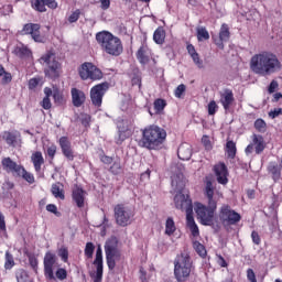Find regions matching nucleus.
<instances>
[{"mask_svg":"<svg viewBox=\"0 0 282 282\" xmlns=\"http://www.w3.org/2000/svg\"><path fill=\"white\" fill-rule=\"evenodd\" d=\"M250 69L258 76H272L282 69L281 59L270 51H261L250 59Z\"/></svg>","mask_w":282,"mask_h":282,"instance_id":"f257e3e1","label":"nucleus"},{"mask_svg":"<svg viewBox=\"0 0 282 282\" xmlns=\"http://www.w3.org/2000/svg\"><path fill=\"white\" fill-rule=\"evenodd\" d=\"M139 147L148 151H158L166 142V130L158 126H148L141 130Z\"/></svg>","mask_w":282,"mask_h":282,"instance_id":"f03ea898","label":"nucleus"},{"mask_svg":"<svg viewBox=\"0 0 282 282\" xmlns=\"http://www.w3.org/2000/svg\"><path fill=\"white\" fill-rule=\"evenodd\" d=\"M96 41L100 44L101 50L110 56H120L124 52L122 40L108 31L97 33Z\"/></svg>","mask_w":282,"mask_h":282,"instance_id":"7ed1b4c3","label":"nucleus"},{"mask_svg":"<svg viewBox=\"0 0 282 282\" xmlns=\"http://www.w3.org/2000/svg\"><path fill=\"white\" fill-rule=\"evenodd\" d=\"M44 276L47 281H65L67 279V270L64 268H58L55 271L54 275V268H56L58 263V257H56V253L52 251H47L44 256Z\"/></svg>","mask_w":282,"mask_h":282,"instance_id":"20e7f679","label":"nucleus"},{"mask_svg":"<svg viewBox=\"0 0 282 282\" xmlns=\"http://www.w3.org/2000/svg\"><path fill=\"white\" fill-rule=\"evenodd\" d=\"M193 272V260L187 252H182L174 260V276L177 282L187 281Z\"/></svg>","mask_w":282,"mask_h":282,"instance_id":"39448f33","label":"nucleus"},{"mask_svg":"<svg viewBox=\"0 0 282 282\" xmlns=\"http://www.w3.org/2000/svg\"><path fill=\"white\" fill-rule=\"evenodd\" d=\"M2 169L6 173H11L13 177H21L28 184H34V174L25 171V167L14 162L10 156L3 158L1 161Z\"/></svg>","mask_w":282,"mask_h":282,"instance_id":"423d86ee","label":"nucleus"},{"mask_svg":"<svg viewBox=\"0 0 282 282\" xmlns=\"http://www.w3.org/2000/svg\"><path fill=\"white\" fill-rule=\"evenodd\" d=\"M41 63L46 64V68L44 69L45 76L51 78L52 80L58 78L61 76V63L56 61V54L54 52L48 51L40 58Z\"/></svg>","mask_w":282,"mask_h":282,"instance_id":"0eeeda50","label":"nucleus"},{"mask_svg":"<svg viewBox=\"0 0 282 282\" xmlns=\"http://www.w3.org/2000/svg\"><path fill=\"white\" fill-rule=\"evenodd\" d=\"M105 252L109 270H115L116 262L120 261V257H122L120 249H118V238L112 237L106 241Z\"/></svg>","mask_w":282,"mask_h":282,"instance_id":"6e6552de","label":"nucleus"},{"mask_svg":"<svg viewBox=\"0 0 282 282\" xmlns=\"http://www.w3.org/2000/svg\"><path fill=\"white\" fill-rule=\"evenodd\" d=\"M218 217L225 228L228 226H237V224L241 221V214L237 213L228 204L221 205Z\"/></svg>","mask_w":282,"mask_h":282,"instance_id":"1a4fd4ad","label":"nucleus"},{"mask_svg":"<svg viewBox=\"0 0 282 282\" xmlns=\"http://www.w3.org/2000/svg\"><path fill=\"white\" fill-rule=\"evenodd\" d=\"M78 74L82 80H100L102 78V70L89 62H85L80 65Z\"/></svg>","mask_w":282,"mask_h":282,"instance_id":"9d476101","label":"nucleus"},{"mask_svg":"<svg viewBox=\"0 0 282 282\" xmlns=\"http://www.w3.org/2000/svg\"><path fill=\"white\" fill-rule=\"evenodd\" d=\"M113 210L116 224L118 226L124 228L131 224V219H133V210H131V208L122 204H119L115 206Z\"/></svg>","mask_w":282,"mask_h":282,"instance_id":"9b49d317","label":"nucleus"},{"mask_svg":"<svg viewBox=\"0 0 282 282\" xmlns=\"http://www.w3.org/2000/svg\"><path fill=\"white\" fill-rule=\"evenodd\" d=\"M204 195L207 199V206L215 209H217L219 199L224 198V194L215 188L210 180L205 182Z\"/></svg>","mask_w":282,"mask_h":282,"instance_id":"f8f14e48","label":"nucleus"},{"mask_svg":"<svg viewBox=\"0 0 282 282\" xmlns=\"http://www.w3.org/2000/svg\"><path fill=\"white\" fill-rule=\"evenodd\" d=\"M215 210L217 209L210 207L209 205L206 206L202 203L196 205V215L198 219H200L203 226H213Z\"/></svg>","mask_w":282,"mask_h":282,"instance_id":"ddd939ff","label":"nucleus"},{"mask_svg":"<svg viewBox=\"0 0 282 282\" xmlns=\"http://www.w3.org/2000/svg\"><path fill=\"white\" fill-rule=\"evenodd\" d=\"M265 147H268V143H265V139L261 134H252L251 135V142L249 145H247L245 153L247 155H250L252 153H256V155H261L263 151H265Z\"/></svg>","mask_w":282,"mask_h":282,"instance_id":"4468645a","label":"nucleus"},{"mask_svg":"<svg viewBox=\"0 0 282 282\" xmlns=\"http://www.w3.org/2000/svg\"><path fill=\"white\" fill-rule=\"evenodd\" d=\"M93 265H95L96 271L90 272V279L94 282H102L104 265H102V248H100V246H98L96 250V258L93 262Z\"/></svg>","mask_w":282,"mask_h":282,"instance_id":"2eb2a0df","label":"nucleus"},{"mask_svg":"<svg viewBox=\"0 0 282 282\" xmlns=\"http://www.w3.org/2000/svg\"><path fill=\"white\" fill-rule=\"evenodd\" d=\"M107 89H109L108 83L96 85L90 89V100L95 107H100L102 105V97L107 93Z\"/></svg>","mask_w":282,"mask_h":282,"instance_id":"dca6fc26","label":"nucleus"},{"mask_svg":"<svg viewBox=\"0 0 282 282\" xmlns=\"http://www.w3.org/2000/svg\"><path fill=\"white\" fill-rule=\"evenodd\" d=\"M21 34L30 35L35 43H43L44 37L41 35V24L26 23L24 24Z\"/></svg>","mask_w":282,"mask_h":282,"instance_id":"f3484780","label":"nucleus"},{"mask_svg":"<svg viewBox=\"0 0 282 282\" xmlns=\"http://www.w3.org/2000/svg\"><path fill=\"white\" fill-rule=\"evenodd\" d=\"M175 208L185 210V213H193V200L191 196L178 193L174 196Z\"/></svg>","mask_w":282,"mask_h":282,"instance_id":"a211bd4d","label":"nucleus"},{"mask_svg":"<svg viewBox=\"0 0 282 282\" xmlns=\"http://www.w3.org/2000/svg\"><path fill=\"white\" fill-rule=\"evenodd\" d=\"M219 102L225 111H230L232 105H235V93L230 88H224L219 93Z\"/></svg>","mask_w":282,"mask_h":282,"instance_id":"6ab92c4d","label":"nucleus"},{"mask_svg":"<svg viewBox=\"0 0 282 282\" xmlns=\"http://www.w3.org/2000/svg\"><path fill=\"white\" fill-rule=\"evenodd\" d=\"M213 41L219 50H224V43H228L230 41V28H228V24L221 25L218 36L213 35Z\"/></svg>","mask_w":282,"mask_h":282,"instance_id":"aec40b11","label":"nucleus"},{"mask_svg":"<svg viewBox=\"0 0 282 282\" xmlns=\"http://www.w3.org/2000/svg\"><path fill=\"white\" fill-rule=\"evenodd\" d=\"M213 171L216 175L218 184L226 186V184H228V166H226V163L219 162L215 164Z\"/></svg>","mask_w":282,"mask_h":282,"instance_id":"412c9836","label":"nucleus"},{"mask_svg":"<svg viewBox=\"0 0 282 282\" xmlns=\"http://www.w3.org/2000/svg\"><path fill=\"white\" fill-rule=\"evenodd\" d=\"M59 147L63 155L67 158L69 162H74L76 155H74V149H72V141H69L67 137H61Z\"/></svg>","mask_w":282,"mask_h":282,"instance_id":"4be33fe9","label":"nucleus"},{"mask_svg":"<svg viewBox=\"0 0 282 282\" xmlns=\"http://www.w3.org/2000/svg\"><path fill=\"white\" fill-rule=\"evenodd\" d=\"M85 195H87V192L83 187L74 185L72 197L77 208H85Z\"/></svg>","mask_w":282,"mask_h":282,"instance_id":"5701e85b","label":"nucleus"},{"mask_svg":"<svg viewBox=\"0 0 282 282\" xmlns=\"http://www.w3.org/2000/svg\"><path fill=\"white\" fill-rule=\"evenodd\" d=\"M51 8V10H56L58 8V3L55 2V0H32V8L34 10H37V12H46V8Z\"/></svg>","mask_w":282,"mask_h":282,"instance_id":"b1692460","label":"nucleus"},{"mask_svg":"<svg viewBox=\"0 0 282 282\" xmlns=\"http://www.w3.org/2000/svg\"><path fill=\"white\" fill-rule=\"evenodd\" d=\"M70 96L74 107H83V105H85V100H87L85 93L78 88H72Z\"/></svg>","mask_w":282,"mask_h":282,"instance_id":"393cba45","label":"nucleus"},{"mask_svg":"<svg viewBox=\"0 0 282 282\" xmlns=\"http://www.w3.org/2000/svg\"><path fill=\"white\" fill-rule=\"evenodd\" d=\"M137 58L141 65L149 64V61H151V50H149V46L142 45L137 52Z\"/></svg>","mask_w":282,"mask_h":282,"instance_id":"a878e982","label":"nucleus"},{"mask_svg":"<svg viewBox=\"0 0 282 282\" xmlns=\"http://www.w3.org/2000/svg\"><path fill=\"white\" fill-rule=\"evenodd\" d=\"M13 54L18 56V58H32V51L25 46L24 44L20 43L14 47Z\"/></svg>","mask_w":282,"mask_h":282,"instance_id":"bb28decb","label":"nucleus"},{"mask_svg":"<svg viewBox=\"0 0 282 282\" xmlns=\"http://www.w3.org/2000/svg\"><path fill=\"white\" fill-rule=\"evenodd\" d=\"M31 162L34 165L35 172L41 173V166L45 164V159H43V153L41 151H36L31 156Z\"/></svg>","mask_w":282,"mask_h":282,"instance_id":"cd10ccee","label":"nucleus"},{"mask_svg":"<svg viewBox=\"0 0 282 282\" xmlns=\"http://www.w3.org/2000/svg\"><path fill=\"white\" fill-rule=\"evenodd\" d=\"M268 173L271 175L273 182H279L281 180V166L278 163H270L268 166Z\"/></svg>","mask_w":282,"mask_h":282,"instance_id":"c85d7f7f","label":"nucleus"},{"mask_svg":"<svg viewBox=\"0 0 282 282\" xmlns=\"http://www.w3.org/2000/svg\"><path fill=\"white\" fill-rule=\"evenodd\" d=\"M177 155L180 160L186 161L193 155V150H191V145L183 143L178 147Z\"/></svg>","mask_w":282,"mask_h":282,"instance_id":"c756f323","label":"nucleus"},{"mask_svg":"<svg viewBox=\"0 0 282 282\" xmlns=\"http://www.w3.org/2000/svg\"><path fill=\"white\" fill-rule=\"evenodd\" d=\"M166 39V31L164 28L159 26L153 34V41L156 45H164V41Z\"/></svg>","mask_w":282,"mask_h":282,"instance_id":"7c9ffc66","label":"nucleus"},{"mask_svg":"<svg viewBox=\"0 0 282 282\" xmlns=\"http://www.w3.org/2000/svg\"><path fill=\"white\" fill-rule=\"evenodd\" d=\"M19 138V134L17 132H10V131H4L2 132V140L9 144V147H14L17 144V139Z\"/></svg>","mask_w":282,"mask_h":282,"instance_id":"2f4dec72","label":"nucleus"},{"mask_svg":"<svg viewBox=\"0 0 282 282\" xmlns=\"http://www.w3.org/2000/svg\"><path fill=\"white\" fill-rule=\"evenodd\" d=\"M61 186H63V184L55 183L51 187V193L56 199H65V192Z\"/></svg>","mask_w":282,"mask_h":282,"instance_id":"473e14b6","label":"nucleus"},{"mask_svg":"<svg viewBox=\"0 0 282 282\" xmlns=\"http://www.w3.org/2000/svg\"><path fill=\"white\" fill-rule=\"evenodd\" d=\"M226 151H227L228 158H230L231 160H235V156L237 155V143H235V141H227Z\"/></svg>","mask_w":282,"mask_h":282,"instance_id":"72a5a7b5","label":"nucleus"},{"mask_svg":"<svg viewBox=\"0 0 282 282\" xmlns=\"http://www.w3.org/2000/svg\"><path fill=\"white\" fill-rule=\"evenodd\" d=\"M154 111L156 115L162 113V111H164V109H166V100L162 99V98H158L154 100Z\"/></svg>","mask_w":282,"mask_h":282,"instance_id":"f704fd0d","label":"nucleus"},{"mask_svg":"<svg viewBox=\"0 0 282 282\" xmlns=\"http://www.w3.org/2000/svg\"><path fill=\"white\" fill-rule=\"evenodd\" d=\"M175 230H177V228L175 227V221L173 220V218H167L165 223V235L171 237V235H173Z\"/></svg>","mask_w":282,"mask_h":282,"instance_id":"c9c22d12","label":"nucleus"},{"mask_svg":"<svg viewBox=\"0 0 282 282\" xmlns=\"http://www.w3.org/2000/svg\"><path fill=\"white\" fill-rule=\"evenodd\" d=\"M95 251H96V245H94V242H87L84 250V254L86 259H94Z\"/></svg>","mask_w":282,"mask_h":282,"instance_id":"e433bc0d","label":"nucleus"},{"mask_svg":"<svg viewBox=\"0 0 282 282\" xmlns=\"http://www.w3.org/2000/svg\"><path fill=\"white\" fill-rule=\"evenodd\" d=\"M28 259L32 270L35 272V274H39V258H36V256L33 253H29Z\"/></svg>","mask_w":282,"mask_h":282,"instance_id":"4c0bfd02","label":"nucleus"},{"mask_svg":"<svg viewBox=\"0 0 282 282\" xmlns=\"http://www.w3.org/2000/svg\"><path fill=\"white\" fill-rule=\"evenodd\" d=\"M57 254L64 263H67V261H69V249H67V247L65 246L61 247L57 250Z\"/></svg>","mask_w":282,"mask_h":282,"instance_id":"58836bf2","label":"nucleus"},{"mask_svg":"<svg viewBox=\"0 0 282 282\" xmlns=\"http://www.w3.org/2000/svg\"><path fill=\"white\" fill-rule=\"evenodd\" d=\"M14 257L9 251L6 252L4 269L11 270L14 268Z\"/></svg>","mask_w":282,"mask_h":282,"instance_id":"ea45409f","label":"nucleus"},{"mask_svg":"<svg viewBox=\"0 0 282 282\" xmlns=\"http://www.w3.org/2000/svg\"><path fill=\"white\" fill-rule=\"evenodd\" d=\"M254 129L258 130L259 133H265L268 129V124L263 119H257L253 124Z\"/></svg>","mask_w":282,"mask_h":282,"instance_id":"a19ab883","label":"nucleus"},{"mask_svg":"<svg viewBox=\"0 0 282 282\" xmlns=\"http://www.w3.org/2000/svg\"><path fill=\"white\" fill-rule=\"evenodd\" d=\"M15 276L18 282H28L30 280V275L24 269L18 270Z\"/></svg>","mask_w":282,"mask_h":282,"instance_id":"79ce46f5","label":"nucleus"},{"mask_svg":"<svg viewBox=\"0 0 282 282\" xmlns=\"http://www.w3.org/2000/svg\"><path fill=\"white\" fill-rule=\"evenodd\" d=\"M210 39V34L206 30V28H198L197 29V40L198 41H208Z\"/></svg>","mask_w":282,"mask_h":282,"instance_id":"37998d69","label":"nucleus"},{"mask_svg":"<svg viewBox=\"0 0 282 282\" xmlns=\"http://www.w3.org/2000/svg\"><path fill=\"white\" fill-rule=\"evenodd\" d=\"M219 110V106L217 105L216 100H212L207 106V111L209 116H215Z\"/></svg>","mask_w":282,"mask_h":282,"instance_id":"c03bdc74","label":"nucleus"},{"mask_svg":"<svg viewBox=\"0 0 282 282\" xmlns=\"http://www.w3.org/2000/svg\"><path fill=\"white\" fill-rule=\"evenodd\" d=\"M194 249L196 250L197 254H199V257L206 256V247H204V245H202L199 241L194 242Z\"/></svg>","mask_w":282,"mask_h":282,"instance_id":"a18cd8bd","label":"nucleus"},{"mask_svg":"<svg viewBox=\"0 0 282 282\" xmlns=\"http://www.w3.org/2000/svg\"><path fill=\"white\" fill-rule=\"evenodd\" d=\"M191 58L198 69H204V61L199 57V53L192 55Z\"/></svg>","mask_w":282,"mask_h":282,"instance_id":"49530a36","label":"nucleus"},{"mask_svg":"<svg viewBox=\"0 0 282 282\" xmlns=\"http://www.w3.org/2000/svg\"><path fill=\"white\" fill-rule=\"evenodd\" d=\"M53 98L56 105H63V93H61V90L54 89Z\"/></svg>","mask_w":282,"mask_h":282,"instance_id":"de8ad7c7","label":"nucleus"},{"mask_svg":"<svg viewBox=\"0 0 282 282\" xmlns=\"http://www.w3.org/2000/svg\"><path fill=\"white\" fill-rule=\"evenodd\" d=\"M185 93H186V85L181 84L176 87L174 95L176 98H182V96H184Z\"/></svg>","mask_w":282,"mask_h":282,"instance_id":"09e8293b","label":"nucleus"},{"mask_svg":"<svg viewBox=\"0 0 282 282\" xmlns=\"http://www.w3.org/2000/svg\"><path fill=\"white\" fill-rule=\"evenodd\" d=\"M1 83L2 85H10V83H12V74L4 70V73H2Z\"/></svg>","mask_w":282,"mask_h":282,"instance_id":"8fccbe9b","label":"nucleus"},{"mask_svg":"<svg viewBox=\"0 0 282 282\" xmlns=\"http://www.w3.org/2000/svg\"><path fill=\"white\" fill-rule=\"evenodd\" d=\"M46 210L48 213H53V215H55L56 217H61V212H58V207H56V205L54 204H48L46 206Z\"/></svg>","mask_w":282,"mask_h":282,"instance_id":"3c124183","label":"nucleus"},{"mask_svg":"<svg viewBox=\"0 0 282 282\" xmlns=\"http://www.w3.org/2000/svg\"><path fill=\"white\" fill-rule=\"evenodd\" d=\"M78 19H80V11L79 9L75 10L69 17H68V21L70 23H76V21H78Z\"/></svg>","mask_w":282,"mask_h":282,"instance_id":"603ef678","label":"nucleus"},{"mask_svg":"<svg viewBox=\"0 0 282 282\" xmlns=\"http://www.w3.org/2000/svg\"><path fill=\"white\" fill-rule=\"evenodd\" d=\"M46 155H48V158L51 160H54L55 155H56V145L52 144L47 148L46 150Z\"/></svg>","mask_w":282,"mask_h":282,"instance_id":"864d4df0","label":"nucleus"},{"mask_svg":"<svg viewBox=\"0 0 282 282\" xmlns=\"http://www.w3.org/2000/svg\"><path fill=\"white\" fill-rule=\"evenodd\" d=\"M279 116H282V108H275L269 111V118H272V120H274V118H279Z\"/></svg>","mask_w":282,"mask_h":282,"instance_id":"5fc2aeb1","label":"nucleus"},{"mask_svg":"<svg viewBox=\"0 0 282 282\" xmlns=\"http://www.w3.org/2000/svg\"><path fill=\"white\" fill-rule=\"evenodd\" d=\"M276 89H279V82H276V79H273L268 87V91L269 94H274Z\"/></svg>","mask_w":282,"mask_h":282,"instance_id":"6e6d98bb","label":"nucleus"},{"mask_svg":"<svg viewBox=\"0 0 282 282\" xmlns=\"http://www.w3.org/2000/svg\"><path fill=\"white\" fill-rule=\"evenodd\" d=\"M41 83V79L40 78H31L29 80V89H36V87H39V84Z\"/></svg>","mask_w":282,"mask_h":282,"instance_id":"4d7b16f0","label":"nucleus"},{"mask_svg":"<svg viewBox=\"0 0 282 282\" xmlns=\"http://www.w3.org/2000/svg\"><path fill=\"white\" fill-rule=\"evenodd\" d=\"M41 107H43V109H52V101L50 100V97H44L42 102H41Z\"/></svg>","mask_w":282,"mask_h":282,"instance_id":"13d9d810","label":"nucleus"},{"mask_svg":"<svg viewBox=\"0 0 282 282\" xmlns=\"http://www.w3.org/2000/svg\"><path fill=\"white\" fill-rule=\"evenodd\" d=\"M251 239H252V241H253V243L256 246H260L261 245V236H259V232L252 231L251 232Z\"/></svg>","mask_w":282,"mask_h":282,"instance_id":"bf43d9fd","label":"nucleus"},{"mask_svg":"<svg viewBox=\"0 0 282 282\" xmlns=\"http://www.w3.org/2000/svg\"><path fill=\"white\" fill-rule=\"evenodd\" d=\"M187 227L195 225V218L193 217V212H186Z\"/></svg>","mask_w":282,"mask_h":282,"instance_id":"052dcab7","label":"nucleus"},{"mask_svg":"<svg viewBox=\"0 0 282 282\" xmlns=\"http://www.w3.org/2000/svg\"><path fill=\"white\" fill-rule=\"evenodd\" d=\"M188 228H189L193 237H199V227H197V224L189 225Z\"/></svg>","mask_w":282,"mask_h":282,"instance_id":"680f3d73","label":"nucleus"},{"mask_svg":"<svg viewBox=\"0 0 282 282\" xmlns=\"http://www.w3.org/2000/svg\"><path fill=\"white\" fill-rule=\"evenodd\" d=\"M247 278H248V281H250V282L257 281V275L254 274V270L248 269L247 270Z\"/></svg>","mask_w":282,"mask_h":282,"instance_id":"e2e57ef3","label":"nucleus"},{"mask_svg":"<svg viewBox=\"0 0 282 282\" xmlns=\"http://www.w3.org/2000/svg\"><path fill=\"white\" fill-rule=\"evenodd\" d=\"M101 10H109L111 8V0H99Z\"/></svg>","mask_w":282,"mask_h":282,"instance_id":"0e129e2a","label":"nucleus"},{"mask_svg":"<svg viewBox=\"0 0 282 282\" xmlns=\"http://www.w3.org/2000/svg\"><path fill=\"white\" fill-rule=\"evenodd\" d=\"M0 231L6 232V217L0 212Z\"/></svg>","mask_w":282,"mask_h":282,"instance_id":"69168bd1","label":"nucleus"},{"mask_svg":"<svg viewBox=\"0 0 282 282\" xmlns=\"http://www.w3.org/2000/svg\"><path fill=\"white\" fill-rule=\"evenodd\" d=\"M186 50L189 56L197 54V51L195 50V46L193 44H187Z\"/></svg>","mask_w":282,"mask_h":282,"instance_id":"338daca9","label":"nucleus"},{"mask_svg":"<svg viewBox=\"0 0 282 282\" xmlns=\"http://www.w3.org/2000/svg\"><path fill=\"white\" fill-rule=\"evenodd\" d=\"M100 161L104 164H111V162H113V159L111 156H107V155H101Z\"/></svg>","mask_w":282,"mask_h":282,"instance_id":"774afa93","label":"nucleus"}]
</instances>
